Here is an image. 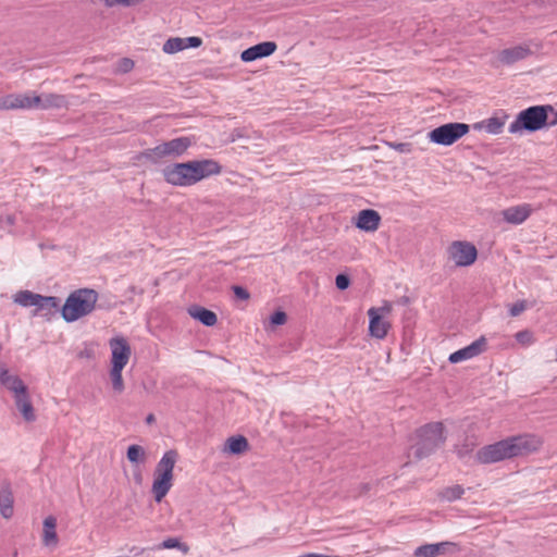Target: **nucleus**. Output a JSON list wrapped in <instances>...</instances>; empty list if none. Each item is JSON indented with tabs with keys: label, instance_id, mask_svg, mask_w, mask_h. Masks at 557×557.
Instances as JSON below:
<instances>
[{
	"label": "nucleus",
	"instance_id": "1",
	"mask_svg": "<svg viewBox=\"0 0 557 557\" xmlns=\"http://www.w3.org/2000/svg\"><path fill=\"white\" fill-rule=\"evenodd\" d=\"M222 173L221 164L214 159H193L173 162L160 169L164 184L174 188H187Z\"/></svg>",
	"mask_w": 557,
	"mask_h": 557
},
{
	"label": "nucleus",
	"instance_id": "2",
	"mask_svg": "<svg viewBox=\"0 0 557 557\" xmlns=\"http://www.w3.org/2000/svg\"><path fill=\"white\" fill-rule=\"evenodd\" d=\"M109 350L108 376L110 387L113 394L122 395L126 388L124 372L132 360V346L124 336L116 335L109 339Z\"/></svg>",
	"mask_w": 557,
	"mask_h": 557
},
{
	"label": "nucleus",
	"instance_id": "3",
	"mask_svg": "<svg viewBox=\"0 0 557 557\" xmlns=\"http://www.w3.org/2000/svg\"><path fill=\"white\" fill-rule=\"evenodd\" d=\"M178 460L180 454L174 448L164 450L159 457L150 482V493L156 504H161L173 488Z\"/></svg>",
	"mask_w": 557,
	"mask_h": 557
},
{
	"label": "nucleus",
	"instance_id": "4",
	"mask_svg": "<svg viewBox=\"0 0 557 557\" xmlns=\"http://www.w3.org/2000/svg\"><path fill=\"white\" fill-rule=\"evenodd\" d=\"M0 385L11 393L14 406L22 419L27 423H33L37 419L36 410L33 406L28 388L24 381L7 367H0Z\"/></svg>",
	"mask_w": 557,
	"mask_h": 557
},
{
	"label": "nucleus",
	"instance_id": "5",
	"mask_svg": "<svg viewBox=\"0 0 557 557\" xmlns=\"http://www.w3.org/2000/svg\"><path fill=\"white\" fill-rule=\"evenodd\" d=\"M99 295L91 288H79L69 294L60 310L66 323L76 322L90 313L97 307Z\"/></svg>",
	"mask_w": 557,
	"mask_h": 557
},
{
	"label": "nucleus",
	"instance_id": "6",
	"mask_svg": "<svg viewBox=\"0 0 557 557\" xmlns=\"http://www.w3.org/2000/svg\"><path fill=\"white\" fill-rule=\"evenodd\" d=\"M193 146V140L188 136L175 137L170 140H163L156 146L145 149L138 156L139 160L158 163L163 159H180L184 157Z\"/></svg>",
	"mask_w": 557,
	"mask_h": 557
},
{
	"label": "nucleus",
	"instance_id": "7",
	"mask_svg": "<svg viewBox=\"0 0 557 557\" xmlns=\"http://www.w3.org/2000/svg\"><path fill=\"white\" fill-rule=\"evenodd\" d=\"M416 437L412 454L417 459L425 458L445 442L444 425L442 422L428 423L417 430Z\"/></svg>",
	"mask_w": 557,
	"mask_h": 557
},
{
	"label": "nucleus",
	"instance_id": "8",
	"mask_svg": "<svg viewBox=\"0 0 557 557\" xmlns=\"http://www.w3.org/2000/svg\"><path fill=\"white\" fill-rule=\"evenodd\" d=\"M548 111H553V107L533 106L522 110L516 120L509 125L508 132L517 134L522 131L536 132L547 126Z\"/></svg>",
	"mask_w": 557,
	"mask_h": 557
},
{
	"label": "nucleus",
	"instance_id": "9",
	"mask_svg": "<svg viewBox=\"0 0 557 557\" xmlns=\"http://www.w3.org/2000/svg\"><path fill=\"white\" fill-rule=\"evenodd\" d=\"M503 460L528 455L539 449L541 441L530 434L507 437L494 443Z\"/></svg>",
	"mask_w": 557,
	"mask_h": 557
},
{
	"label": "nucleus",
	"instance_id": "10",
	"mask_svg": "<svg viewBox=\"0 0 557 557\" xmlns=\"http://www.w3.org/2000/svg\"><path fill=\"white\" fill-rule=\"evenodd\" d=\"M470 131V126L466 123H447L441 125L429 133V138L432 143L442 145V146H450L455 144L462 136L468 134Z\"/></svg>",
	"mask_w": 557,
	"mask_h": 557
},
{
	"label": "nucleus",
	"instance_id": "11",
	"mask_svg": "<svg viewBox=\"0 0 557 557\" xmlns=\"http://www.w3.org/2000/svg\"><path fill=\"white\" fill-rule=\"evenodd\" d=\"M15 305L23 308H35L36 311L45 309H57L59 306L58 298L53 296H41L29 290H20L12 297Z\"/></svg>",
	"mask_w": 557,
	"mask_h": 557
},
{
	"label": "nucleus",
	"instance_id": "12",
	"mask_svg": "<svg viewBox=\"0 0 557 557\" xmlns=\"http://www.w3.org/2000/svg\"><path fill=\"white\" fill-rule=\"evenodd\" d=\"M448 255L457 267H469L475 262L478 250L469 242L456 240L449 245Z\"/></svg>",
	"mask_w": 557,
	"mask_h": 557
},
{
	"label": "nucleus",
	"instance_id": "13",
	"mask_svg": "<svg viewBox=\"0 0 557 557\" xmlns=\"http://www.w3.org/2000/svg\"><path fill=\"white\" fill-rule=\"evenodd\" d=\"M201 46L202 39L199 36H171L163 41L161 51L164 55L172 57L188 49H199Z\"/></svg>",
	"mask_w": 557,
	"mask_h": 557
},
{
	"label": "nucleus",
	"instance_id": "14",
	"mask_svg": "<svg viewBox=\"0 0 557 557\" xmlns=\"http://www.w3.org/2000/svg\"><path fill=\"white\" fill-rule=\"evenodd\" d=\"M251 449L248 438L243 434L227 436L220 446V453L226 458L242 457Z\"/></svg>",
	"mask_w": 557,
	"mask_h": 557
},
{
	"label": "nucleus",
	"instance_id": "15",
	"mask_svg": "<svg viewBox=\"0 0 557 557\" xmlns=\"http://www.w3.org/2000/svg\"><path fill=\"white\" fill-rule=\"evenodd\" d=\"M277 49L274 41H263L251 46L240 52V61L243 63H252L257 60L272 55Z\"/></svg>",
	"mask_w": 557,
	"mask_h": 557
},
{
	"label": "nucleus",
	"instance_id": "16",
	"mask_svg": "<svg viewBox=\"0 0 557 557\" xmlns=\"http://www.w3.org/2000/svg\"><path fill=\"white\" fill-rule=\"evenodd\" d=\"M15 515V498L11 483L3 481L0 484V517L10 521Z\"/></svg>",
	"mask_w": 557,
	"mask_h": 557
},
{
	"label": "nucleus",
	"instance_id": "17",
	"mask_svg": "<svg viewBox=\"0 0 557 557\" xmlns=\"http://www.w3.org/2000/svg\"><path fill=\"white\" fill-rule=\"evenodd\" d=\"M486 348L485 337H480L467 347H463L453 354H450L448 360L451 363H458L463 360L471 359L482 354Z\"/></svg>",
	"mask_w": 557,
	"mask_h": 557
},
{
	"label": "nucleus",
	"instance_id": "18",
	"mask_svg": "<svg viewBox=\"0 0 557 557\" xmlns=\"http://www.w3.org/2000/svg\"><path fill=\"white\" fill-rule=\"evenodd\" d=\"M59 536L57 532V519L53 516H47L42 520L41 543L49 550H54L59 546Z\"/></svg>",
	"mask_w": 557,
	"mask_h": 557
},
{
	"label": "nucleus",
	"instance_id": "19",
	"mask_svg": "<svg viewBox=\"0 0 557 557\" xmlns=\"http://www.w3.org/2000/svg\"><path fill=\"white\" fill-rule=\"evenodd\" d=\"M531 53V49L528 46L519 45L502 50L497 54V60L502 64L511 65L520 60L528 58Z\"/></svg>",
	"mask_w": 557,
	"mask_h": 557
},
{
	"label": "nucleus",
	"instance_id": "20",
	"mask_svg": "<svg viewBox=\"0 0 557 557\" xmlns=\"http://www.w3.org/2000/svg\"><path fill=\"white\" fill-rule=\"evenodd\" d=\"M369 315V333L372 337L377 339H383L391 329V324L388 321L384 320L382 317H379L374 307L368 310Z\"/></svg>",
	"mask_w": 557,
	"mask_h": 557
},
{
	"label": "nucleus",
	"instance_id": "21",
	"mask_svg": "<svg viewBox=\"0 0 557 557\" xmlns=\"http://www.w3.org/2000/svg\"><path fill=\"white\" fill-rule=\"evenodd\" d=\"M381 215L372 209H364L358 213L356 226L364 232H374L379 228Z\"/></svg>",
	"mask_w": 557,
	"mask_h": 557
},
{
	"label": "nucleus",
	"instance_id": "22",
	"mask_svg": "<svg viewBox=\"0 0 557 557\" xmlns=\"http://www.w3.org/2000/svg\"><path fill=\"white\" fill-rule=\"evenodd\" d=\"M532 207L528 203L513 206L505 209L502 214L504 220L510 224H521L523 223L531 214Z\"/></svg>",
	"mask_w": 557,
	"mask_h": 557
},
{
	"label": "nucleus",
	"instance_id": "23",
	"mask_svg": "<svg viewBox=\"0 0 557 557\" xmlns=\"http://www.w3.org/2000/svg\"><path fill=\"white\" fill-rule=\"evenodd\" d=\"M0 110H29L28 94H10L0 98Z\"/></svg>",
	"mask_w": 557,
	"mask_h": 557
},
{
	"label": "nucleus",
	"instance_id": "24",
	"mask_svg": "<svg viewBox=\"0 0 557 557\" xmlns=\"http://www.w3.org/2000/svg\"><path fill=\"white\" fill-rule=\"evenodd\" d=\"M187 312L193 320L207 327H212L218 323L216 314L202 306H193L188 308Z\"/></svg>",
	"mask_w": 557,
	"mask_h": 557
},
{
	"label": "nucleus",
	"instance_id": "25",
	"mask_svg": "<svg viewBox=\"0 0 557 557\" xmlns=\"http://www.w3.org/2000/svg\"><path fill=\"white\" fill-rule=\"evenodd\" d=\"M448 546H455L451 542L424 544L416 548L414 557H436L446 553Z\"/></svg>",
	"mask_w": 557,
	"mask_h": 557
},
{
	"label": "nucleus",
	"instance_id": "26",
	"mask_svg": "<svg viewBox=\"0 0 557 557\" xmlns=\"http://www.w3.org/2000/svg\"><path fill=\"white\" fill-rule=\"evenodd\" d=\"M287 322V313L285 310L275 309L263 322L262 327L267 333H274L276 330Z\"/></svg>",
	"mask_w": 557,
	"mask_h": 557
},
{
	"label": "nucleus",
	"instance_id": "27",
	"mask_svg": "<svg viewBox=\"0 0 557 557\" xmlns=\"http://www.w3.org/2000/svg\"><path fill=\"white\" fill-rule=\"evenodd\" d=\"M507 119L508 115L503 113L502 116H492L481 123L474 124V128H484L487 133L497 135L502 133Z\"/></svg>",
	"mask_w": 557,
	"mask_h": 557
},
{
	"label": "nucleus",
	"instance_id": "28",
	"mask_svg": "<svg viewBox=\"0 0 557 557\" xmlns=\"http://www.w3.org/2000/svg\"><path fill=\"white\" fill-rule=\"evenodd\" d=\"M126 458L133 467L138 468L147 461L148 454L144 446L132 444L126 449Z\"/></svg>",
	"mask_w": 557,
	"mask_h": 557
},
{
	"label": "nucleus",
	"instance_id": "29",
	"mask_svg": "<svg viewBox=\"0 0 557 557\" xmlns=\"http://www.w3.org/2000/svg\"><path fill=\"white\" fill-rule=\"evenodd\" d=\"M475 458L478 462L483 465L495 463L503 460L495 444L486 445L479 449Z\"/></svg>",
	"mask_w": 557,
	"mask_h": 557
},
{
	"label": "nucleus",
	"instance_id": "30",
	"mask_svg": "<svg viewBox=\"0 0 557 557\" xmlns=\"http://www.w3.org/2000/svg\"><path fill=\"white\" fill-rule=\"evenodd\" d=\"M69 101L65 96L58 94H46L44 110L67 108Z\"/></svg>",
	"mask_w": 557,
	"mask_h": 557
},
{
	"label": "nucleus",
	"instance_id": "31",
	"mask_svg": "<svg viewBox=\"0 0 557 557\" xmlns=\"http://www.w3.org/2000/svg\"><path fill=\"white\" fill-rule=\"evenodd\" d=\"M463 493L465 490L461 485H454L443 490L441 496L448 502H453L460 498Z\"/></svg>",
	"mask_w": 557,
	"mask_h": 557
},
{
	"label": "nucleus",
	"instance_id": "32",
	"mask_svg": "<svg viewBox=\"0 0 557 557\" xmlns=\"http://www.w3.org/2000/svg\"><path fill=\"white\" fill-rule=\"evenodd\" d=\"M163 548H177L183 553H187L189 550L188 546L184 543H182L177 537H168L162 542Z\"/></svg>",
	"mask_w": 557,
	"mask_h": 557
},
{
	"label": "nucleus",
	"instance_id": "33",
	"mask_svg": "<svg viewBox=\"0 0 557 557\" xmlns=\"http://www.w3.org/2000/svg\"><path fill=\"white\" fill-rule=\"evenodd\" d=\"M106 8L133 7L141 3L144 0H100Z\"/></svg>",
	"mask_w": 557,
	"mask_h": 557
},
{
	"label": "nucleus",
	"instance_id": "34",
	"mask_svg": "<svg viewBox=\"0 0 557 557\" xmlns=\"http://www.w3.org/2000/svg\"><path fill=\"white\" fill-rule=\"evenodd\" d=\"M29 109L44 110L45 95L39 96L35 92L28 94Z\"/></svg>",
	"mask_w": 557,
	"mask_h": 557
},
{
	"label": "nucleus",
	"instance_id": "35",
	"mask_svg": "<svg viewBox=\"0 0 557 557\" xmlns=\"http://www.w3.org/2000/svg\"><path fill=\"white\" fill-rule=\"evenodd\" d=\"M516 339L518 343L522 344V345H529L532 343V333L528 330H523V331H520L518 332L516 335H515Z\"/></svg>",
	"mask_w": 557,
	"mask_h": 557
},
{
	"label": "nucleus",
	"instance_id": "36",
	"mask_svg": "<svg viewBox=\"0 0 557 557\" xmlns=\"http://www.w3.org/2000/svg\"><path fill=\"white\" fill-rule=\"evenodd\" d=\"M232 290L239 300L247 301L250 298L249 292L243 286L235 285L232 287Z\"/></svg>",
	"mask_w": 557,
	"mask_h": 557
},
{
	"label": "nucleus",
	"instance_id": "37",
	"mask_svg": "<svg viewBox=\"0 0 557 557\" xmlns=\"http://www.w3.org/2000/svg\"><path fill=\"white\" fill-rule=\"evenodd\" d=\"M335 284H336V287L339 289V290H345L349 287L350 285V278L348 275L346 274H338L336 277H335Z\"/></svg>",
	"mask_w": 557,
	"mask_h": 557
},
{
	"label": "nucleus",
	"instance_id": "38",
	"mask_svg": "<svg viewBox=\"0 0 557 557\" xmlns=\"http://www.w3.org/2000/svg\"><path fill=\"white\" fill-rule=\"evenodd\" d=\"M134 67H135V62H134V60H132L129 58H123L119 62V70L123 73H128V72L133 71Z\"/></svg>",
	"mask_w": 557,
	"mask_h": 557
},
{
	"label": "nucleus",
	"instance_id": "39",
	"mask_svg": "<svg viewBox=\"0 0 557 557\" xmlns=\"http://www.w3.org/2000/svg\"><path fill=\"white\" fill-rule=\"evenodd\" d=\"M525 309H527V305H525L524 300L517 301L516 304H513L510 307L509 313H510L511 317H517L520 313H522Z\"/></svg>",
	"mask_w": 557,
	"mask_h": 557
},
{
	"label": "nucleus",
	"instance_id": "40",
	"mask_svg": "<svg viewBox=\"0 0 557 557\" xmlns=\"http://www.w3.org/2000/svg\"><path fill=\"white\" fill-rule=\"evenodd\" d=\"M393 148L401 153H410L412 151V144L410 143H397L393 145Z\"/></svg>",
	"mask_w": 557,
	"mask_h": 557
},
{
	"label": "nucleus",
	"instance_id": "41",
	"mask_svg": "<svg viewBox=\"0 0 557 557\" xmlns=\"http://www.w3.org/2000/svg\"><path fill=\"white\" fill-rule=\"evenodd\" d=\"M374 310H376V312H377L379 317L384 318L385 315H387V314H389V313L392 312V310H393V306H392V304H391V302L385 301V302L383 304V306H381V307H379V308H375V307H374Z\"/></svg>",
	"mask_w": 557,
	"mask_h": 557
},
{
	"label": "nucleus",
	"instance_id": "42",
	"mask_svg": "<svg viewBox=\"0 0 557 557\" xmlns=\"http://www.w3.org/2000/svg\"><path fill=\"white\" fill-rule=\"evenodd\" d=\"M557 125V111L553 108V111H548L547 126Z\"/></svg>",
	"mask_w": 557,
	"mask_h": 557
}]
</instances>
